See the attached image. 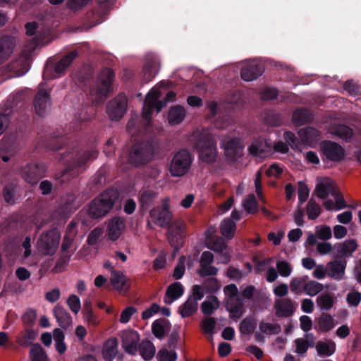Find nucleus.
I'll list each match as a JSON object with an SVG mask.
<instances>
[{
	"instance_id": "26",
	"label": "nucleus",
	"mask_w": 361,
	"mask_h": 361,
	"mask_svg": "<svg viewBox=\"0 0 361 361\" xmlns=\"http://www.w3.org/2000/svg\"><path fill=\"white\" fill-rule=\"evenodd\" d=\"M23 179L29 183L35 184L42 178V171L36 164H30L21 171Z\"/></svg>"
},
{
	"instance_id": "42",
	"label": "nucleus",
	"mask_w": 361,
	"mask_h": 361,
	"mask_svg": "<svg viewBox=\"0 0 361 361\" xmlns=\"http://www.w3.org/2000/svg\"><path fill=\"white\" fill-rule=\"evenodd\" d=\"M118 343L116 338L108 340L104 345L103 350L104 357L109 360H113L118 350Z\"/></svg>"
},
{
	"instance_id": "25",
	"label": "nucleus",
	"mask_w": 361,
	"mask_h": 361,
	"mask_svg": "<svg viewBox=\"0 0 361 361\" xmlns=\"http://www.w3.org/2000/svg\"><path fill=\"white\" fill-rule=\"evenodd\" d=\"M298 135L302 144L312 146L321 138V133L312 127H307L298 131Z\"/></svg>"
},
{
	"instance_id": "35",
	"label": "nucleus",
	"mask_w": 361,
	"mask_h": 361,
	"mask_svg": "<svg viewBox=\"0 0 361 361\" xmlns=\"http://www.w3.org/2000/svg\"><path fill=\"white\" fill-rule=\"evenodd\" d=\"M37 335V333L35 330L25 329L18 334L16 342L22 346L28 347L36 338Z\"/></svg>"
},
{
	"instance_id": "18",
	"label": "nucleus",
	"mask_w": 361,
	"mask_h": 361,
	"mask_svg": "<svg viewBox=\"0 0 361 361\" xmlns=\"http://www.w3.org/2000/svg\"><path fill=\"white\" fill-rule=\"evenodd\" d=\"M186 224L181 219L176 220L169 228V240L172 246L178 248L183 243Z\"/></svg>"
},
{
	"instance_id": "23",
	"label": "nucleus",
	"mask_w": 361,
	"mask_h": 361,
	"mask_svg": "<svg viewBox=\"0 0 361 361\" xmlns=\"http://www.w3.org/2000/svg\"><path fill=\"white\" fill-rule=\"evenodd\" d=\"M110 282L114 288L120 293H126L130 288L128 278L120 271H112Z\"/></svg>"
},
{
	"instance_id": "41",
	"label": "nucleus",
	"mask_w": 361,
	"mask_h": 361,
	"mask_svg": "<svg viewBox=\"0 0 361 361\" xmlns=\"http://www.w3.org/2000/svg\"><path fill=\"white\" fill-rule=\"evenodd\" d=\"M159 71V63L157 61L147 63L143 68V78L145 82L152 80Z\"/></svg>"
},
{
	"instance_id": "7",
	"label": "nucleus",
	"mask_w": 361,
	"mask_h": 361,
	"mask_svg": "<svg viewBox=\"0 0 361 361\" xmlns=\"http://www.w3.org/2000/svg\"><path fill=\"white\" fill-rule=\"evenodd\" d=\"M97 153L96 149H92L90 151L83 152L77 154L73 162L70 164L68 169L63 172L59 178H61V181L64 182L68 180L70 176L78 175L82 171V168L84 166L97 158Z\"/></svg>"
},
{
	"instance_id": "21",
	"label": "nucleus",
	"mask_w": 361,
	"mask_h": 361,
	"mask_svg": "<svg viewBox=\"0 0 361 361\" xmlns=\"http://www.w3.org/2000/svg\"><path fill=\"white\" fill-rule=\"evenodd\" d=\"M262 73V69L255 61H246L241 69V78L245 81L257 79Z\"/></svg>"
},
{
	"instance_id": "54",
	"label": "nucleus",
	"mask_w": 361,
	"mask_h": 361,
	"mask_svg": "<svg viewBox=\"0 0 361 361\" xmlns=\"http://www.w3.org/2000/svg\"><path fill=\"white\" fill-rule=\"evenodd\" d=\"M324 289V286L316 281H306L305 292L310 296H315Z\"/></svg>"
},
{
	"instance_id": "29",
	"label": "nucleus",
	"mask_w": 361,
	"mask_h": 361,
	"mask_svg": "<svg viewBox=\"0 0 361 361\" xmlns=\"http://www.w3.org/2000/svg\"><path fill=\"white\" fill-rule=\"evenodd\" d=\"M53 312L61 327L67 329L71 325L72 317L62 306H55Z\"/></svg>"
},
{
	"instance_id": "38",
	"label": "nucleus",
	"mask_w": 361,
	"mask_h": 361,
	"mask_svg": "<svg viewBox=\"0 0 361 361\" xmlns=\"http://www.w3.org/2000/svg\"><path fill=\"white\" fill-rule=\"evenodd\" d=\"M198 308V303L193 298H188L187 300L179 307L178 311L182 317H188L192 315Z\"/></svg>"
},
{
	"instance_id": "50",
	"label": "nucleus",
	"mask_w": 361,
	"mask_h": 361,
	"mask_svg": "<svg viewBox=\"0 0 361 361\" xmlns=\"http://www.w3.org/2000/svg\"><path fill=\"white\" fill-rule=\"evenodd\" d=\"M30 355L32 361L47 360V355L39 344H35L32 346Z\"/></svg>"
},
{
	"instance_id": "64",
	"label": "nucleus",
	"mask_w": 361,
	"mask_h": 361,
	"mask_svg": "<svg viewBox=\"0 0 361 361\" xmlns=\"http://www.w3.org/2000/svg\"><path fill=\"white\" fill-rule=\"evenodd\" d=\"M82 314L85 322L89 326H95L100 322L99 318L94 314L92 310H86V312H82Z\"/></svg>"
},
{
	"instance_id": "1",
	"label": "nucleus",
	"mask_w": 361,
	"mask_h": 361,
	"mask_svg": "<svg viewBox=\"0 0 361 361\" xmlns=\"http://www.w3.org/2000/svg\"><path fill=\"white\" fill-rule=\"evenodd\" d=\"M314 193L324 200L323 205L327 210H341L348 207L344 197L335 182L329 178H318Z\"/></svg>"
},
{
	"instance_id": "59",
	"label": "nucleus",
	"mask_w": 361,
	"mask_h": 361,
	"mask_svg": "<svg viewBox=\"0 0 361 361\" xmlns=\"http://www.w3.org/2000/svg\"><path fill=\"white\" fill-rule=\"evenodd\" d=\"M315 233L317 238L323 240H329L332 237L331 229L329 226H316Z\"/></svg>"
},
{
	"instance_id": "15",
	"label": "nucleus",
	"mask_w": 361,
	"mask_h": 361,
	"mask_svg": "<svg viewBox=\"0 0 361 361\" xmlns=\"http://www.w3.org/2000/svg\"><path fill=\"white\" fill-rule=\"evenodd\" d=\"M248 150L255 157L265 158L273 152V143L270 140L259 137L252 142Z\"/></svg>"
},
{
	"instance_id": "53",
	"label": "nucleus",
	"mask_w": 361,
	"mask_h": 361,
	"mask_svg": "<svg viewBox=\"0 0 361 361\" xmlns=\"http://www.w3.org/2000/svg\"><path fill=\"white\" fill-rule=\"evenodd\" d=\"M216 320L213 317H207L202 320L201 323L202 329L204 334L209 336L210 341L213 340V334L216 327Z\"/></svg>"
},
{
	"instance_id": "52",
	"label": "nucleus",
	"mask_w": 361,
	"mask_h": 361,
	"mask_svg": "<svg viewBox=\"0 0 361 361\" xmlns=\"http://www.w3.org/2000/svg\"><path fill=\"white\" fill-rule=\"evenodd\" d=\"M244 209L249 214H255L258 211V203L253 194H250L243 202Z\"/></svg>"
},
{
	"instance_id": "37",
	"label": "nucleus",
	"mask_w": 361,
	"mask_h": 361,
	"mask_svg": "<svg viewBox=\"0 0 361 361\" xmlns=\"http://www.w3.org/2000/svg\"><path fill=\"white\" fill-rule=\"evenodd\" d=\"M185 116V109L181 106H174L171 108L168 119L169 122L171 125L178 124L183 121Z\"/></svg>"
},
{
	"instance_id": "48",
	"label": "nucleus",
	"mask_w": 361,
	"mask_h": 361,
	"mask_svg": "<svg viewBox=\"0 0 361 361\" xmlns=\"http://www.w3.org/2000/svg\"><path fill=\"white\" fill-rule=\"evenodd\" d=\"M312 115L307 109H297L293 115V121L298 126L303 125L310 121Z\"/></svg>"
},
{
	"instance_id": "11",
	"label": "nucleus",
	"mask_w": 361,
	"mask_h": 361,
	"mask_svg": "<svg viewBox=\"0 0 361 361\" xmlns=\"http://www.w3.org/2000/svg\"><path fill=\"white\" fill-rule=\"evenodd\" d=\"M220 141L221 147L228 159L233 161L243 155L244 145L240 139L228 136L222 137Z\"/></svg>"
},
{
	"instance_id": "22",
	"label": "nucleus",
	"mask_w": 361,
	"mask_h": 361,
	"mask_svg": "<svg viewBox=\"0 0 361 361\" xmlns=\"http://www.w3.org/2000/svg\"><path fill=\"white\" fill-rule=\"evenodd\" d=\"M126 228L125 220L122 217H114L111 219L107 227V235L109 238L115 241L119 238Z\"/></svg>"
},
{
	"instance_id": "33",
	"label": "nucleus",
	"mask_w": 361,
	"mask_h": 361,
	"mask_svg": "<svg viewBox=\"0 0 361 361\" xmlns=\"http://www.w3.org/2000/svg\"><path fill=\"white\" fill-rule=\"evenodd\" d=\"M327 268L329 277L341 280L345 274V264L342 262L333 261L327 264Z\"/></svg>"
},
{
	"instance_id": "20",
	"label": "nucleus",
	"mask_w": 361,
	"mask_h": 361,
	"mask_svg": "<svg viewBox=\"0 0 361 361\" xmlns=\"http://www.w3.org/2000/svg\"><path fill=\"white\" fill-rule=\"evenodd\" d=\"M214 261V255L209 251H204L202 252L200 261L199 274L201 276H215L218 273V269L211 264Z\"/></svg>"
},
{
	"instance_id": "47",
	"label": "nucleus",
	"mask_w": 361,
	"mask_h": 361,
	"mask_svg": "<svg viewBox=\"0 0 361 361\" xmlns=\"http://www.w3.org/2000/svg\"><path fill=\"white\" fill-rule=\"evenodd\" d=\"M53 338L55 342L56 349L60 353L63 354L66 351V345L64 343L65 336L63 332L59 329H56L54 331Z\"/></svg>"
},
{
	"instance_id": "45",
	"label": "nucleus",
	"mask_w": 361,
	"mask_h": 361,
	"mask_svg": "<svg viewBox=\"0 0 361 361\" xmlns=\"http://www.w3.org/2000/svg\"><path fill=\"white\" fill-rule=\"evenodd\" d=\"M235 228V223L228 218L224 220L220 227L221 234L228 239L233 237Z\"/></svg>"
},
{
	"instance_id": "40",
	"label": "nucleus",
	"mask_w": 361,
	"mask_h": 361,
	"mask_svg": "<svg viewBox=\"0 0 361 361\" xmlns=\"http://www.w3.org/2000/svg\"><path fill=\"white\" fill-rule=\"evenodd\" d=\"M140 353L145 360H152L156 353L154 344L149 341H143L139 346Z\"/></svg>"
},
{
	"instance_id": "27",
	"label": "nucleus",
	"mask_w": 361,
	"mask_h": 361,
	"mask_svg": "<svg viewBox=\"0 0 361 361\" xmlns=\"http://www.w3.org/2000/svg\"><path fill=\"white\" fill-rule=\"evenodd\" d=\"M8 73L4 75V79L13 77H19L25 75L28 71L25 59L18 60L7 67Z\"/></svg>"
},
{
	"instance_id": "9",
	"label": "nucleus",
	"mask_w": 361,
	"mask_h": 361,
	"mask_svg": "<svg viewBox=\"0 0 361 361\" xmlns=\"http://www.w3.org/2000/svg\"><path fill=\"white\" fill-rule=\"evenodd\" d=\"M160 86H155L152 88L146 96L142 111V117L147 122L146 125L149 124L153 111L155 109L157 113H159L165 105V104L159 100V98L162 94L160 91Z\"/></svg>"
},
{
	"instance_id": "39",
	"label": "nucleus",
	"mask_w": 361,
	"mask_h": 361,
	"mask_svg": "<svg viewBox=\"0 0 361 361\" xmlns=\"http://www.w3.org/2000/svg\"><path fill=\"white\" fill-rule=\"evenodd\" d=\"M329 132L335 136L340 137L342 140H348L353 135L352 130L346 126L344 125H332Z\"/></svg>"
},
{
	"instance_id": "17",
	"label": "nucleus",
	"mask_w": 361,
	"mask_h": 361,
	"mask_svg": "<svg viewBox=\"0 0 361 361\" xmlns=\"http://www.w3.org/2000/svg\"><path fill=\"white\" fill-rule=\"evenodd\" d=\"M322 154L329 161H340L344 157V149L332 141H324L320 143Z\"/></svg>"
},
{
	"instance_id": "34",
	"label": "nucleus",
	"mask_w": 361,
	"mask_h": 361,
	"mask_svg": "<svg viewBox=\"0 0 361 361\" xmlns=\"http://www.w3.org/2000/svg\"><path fill=\"white\" fill-rule=\"evenodd\" d=\"M13 47L14 42L11 37H6L0 39V64L10 56Z\"/></svg>"
},
{
	"instance_id": "13",
	"label": "nucleus",
	"mask_w": 361,
	"mask_h": 361,
	"mask_svg": "<svg viewBox=\"0 0 361 361\" xmlns=\"http://www.w3.org/2000/svg\"><path fill=\"white\" fill-rule=\"evenodd\" d=\"M127 98L125 95H118L108 103L106 111L111 120L118 121L123 117L127 110Z\"/></svg>"
},
{
	"instance_id": "58",
	"label": "nucleus",
	"mask_w": 361,
	"mask_h": 361,
	"mask_svg": "<svg viewBox=\"0 0 361 361\" xmlns=\"http://www.w3.org/2000/svg\"><path fill=\"white\" fill-rule=\"evenodd\" d=\"M306 209L307 216L310 219H315L321 213V207L319 204L312 200L308 202Z\"/></svg>"
},
{
	"instance_id": "51",
	"label": "nucleus",
	"mask_w": 361,
	"mask_h": 361,
	"mask_svg": "<svg viewBox=\"0 0 361 361\" xmlns=\"http://www.w3.org/2000/svg\"><path fill=\"white\" fill-rule=\"evenodd\" d=\"M259 330L264 334H279L281 328V326L276 323H269L265 322H261L259 324Z\"/></svg>"
},
{
	"instance_id": "28",
	"label": "nucleus",
	"mask_w": 361,
	"mask_h": 361,
	"mask_svg": "<svg viewBox=\"0 0 361 361\" xmlns=\"http://www.w3.org/2000/svg\"><path fill=\"white\" fill-rule=\"evenodd\" d=\"M183 293L184 288L180 282H175L171 284L166 289L164 298V302L171 305L173 301L181 297Z\"/></svg>"
},
{
	"instance_id": "55",
	"label": "nucleus",
	"mask_w": 361,
	"mask_h": 361,
	"mask_svg": "<svg viewBox=\"0 0 361 361\" xmlns=\"http://www.w3.org/2000/svg\"><path fill=\"white\" fill-rule=\"evenodd\" d=\"M157 358L158 361H176L178 355L174 350L162 348L159 350Z\"/></svg>"
},
{
	"instance_id": "61",
	"label": "nucleus",
	"mask_w": 361,
	"mask_h": 361,
	"mask_svg": "<svg viewBox=\"0 0 361 361\" xmlns=\"http://www.w3.org/2000/svg\"><path fill=\"white\" fill-rule=\"evenodd\" d=\"M155 194L149 190L143 189L140 192V201L142 207H147L152 202Z\"/></svg>"
},
{
	"instance_id": "30",
	"label": "nucleus",
	"mask_w": 361,
	"mask_h": 361,
	"mask_svg": "<svg viewBox=\"0 0 361 361\" xmlns=\"http://www.w3.org/2000/svg\"><path fill=\"white\" fill-rule=\"evenodd\" d=\"M215 232V228L210 227L207 231V233H213ZM206 243L207 245V247L214 250V252H222L226 249V243L224 241V240L221 238L219 237H211L209 236L208 234H207L206 236Z\"/></svg>"
},
{
	"instance_id": "10",
	"label": "nucleus",
	"mask_w": 361,
	"mask_h": 361,
	"mask_svg": "<svg viewBox=\"0 0 361 361\" xmlns=\"http://www.w3.org/2000/svg\"><path fill=\"white\" fill-rule=\"evenodd\" d=\"M61 233L56 229L43 233L38 242L39 250L46 255H54L59 245Z\"/></svg>"
},
{
	"instance_id": "57",
	"label": "nucleus",
	"mask_w": 361,
	"mask_h": 361,
	"mask_svg": "<svg viewBox=\"0 0 361 361\" xmlns=\"http://www.w3.org/2000/svg\"><path fill=\"white\" fill-rule=\"evenodd\" d=\"M306 284V279L304 277L293 278L290 283V290L295 293L300 294L305 290Z\"/></svg>"
},
{
	"instance_id": "4",
	"label": "nucleus",
	"mask_w": 361,
	"mask_h": 361,
	"mask_svg": "<svg viewBox=\"0 0 361 361\" xmlns=\"http://www.w3.org/2000/svg\"><path fill=\"white\" fill-rule=\"evenodd\" d=\"M226 309L231 317L239 319L244 313V304L238 295V290L235 284H229L224 288Z\"/></svg>"
},
{
	"instance_id": "5",
	"label": "nucleus",
	"mask_w": 361,
	"mask_h": 361,
	"mask_svg": "<svg viewBox=\"0 0 361 361\" xmlns=\"http://www.w3.org/2000/svg\"><path fill=\"white\" fill-rule=\"evenodd\" d=\"M196 148L199 152L200 159L207 163H213L217 158V149L214 143V137L204 131L202 136L196 143Z\"/></svg>"
},
{
	"instance_id": "63",
	"label": "nucleus",
	"mask_w": 361,
	"mask_h": 361,
	"mask_svg": "<svg viewBox=\"0 0 361 361\" xmlns=\"http://www.w3.org/2000/svg\"><path fill=\"white\" fill-rule=\"evenodd\" d=\"M185 261L186 258L184 256H181L179 258L178 265L176 267L173 274V276L175 279H180L183 277L185 270Z\"/></svg>"
},
{
	"instance_id": "3",
	"label": "nucleus",
	"mask_w": 361,
	"mask_h": 361,
	"mask_svg": "<svg viewBox=\"0 0 361 361\" xmlns=\"http://www.w3.org/2000/svg\"><path fill=\"white\" fill-rule=\"evenodd\" d=\"M114 78V73L110 68H105L99 74L96 84L90 90V95L94 103L100 102L112 90Z\"/></svg>"
},
{
	"instance_id": "62",
	"label": "nucleus",
	"mask_w": 361,
	"mask_h": 361,
	"mask_svg": "<svg viewBox=\"0 0 361 361\" xmlns=\"http://www.w3.org/2000/svg\"><path fill=\"white\" fill-rule=\"evenodd\" d=\"M67 304L70 310L75 314H78L81 308L80 298L75 295H71L67 300Z\"/></svg>"
},
{
	"instance_id": "6",
	"label": "nucleus",
	"mask_w": 361,
	"mask_h": 361,
	"mask_svg": "<svg viewBox=\"0 0 361 361\" xmlns=\"http://www.w3.org/2000/svg\"><path fill=\"white\" fill-rule=\"evenodd\" d=\"M192 162L190 153L186 149L177 152L169 164V172L173 177H182L190 170Z\"/></svg>"
},
{
	"instance_id": "8",
	"label": "nucleus",
	"mask_w": 361,
	"mask_h": 361,
	"mask_svg": "<svg viewBox=\"0 0 361 361\" xmlns=\"http://www.w3.org/2000/svg\"><path fill=\"white\" fill-rule=\"evenodd\" d=\"M153 155L154 150L151 144L139 142L133 146L128 161L135 166H139L151 161Z\"/></svg>"
},
{
	"instance_id": "12",
	"label": "nucleus",
	"mask_w": 361,
	"mask_h": 361,
	"mask_svg": "<svg viewBox=\"0 0 361 361\" xmlns=\"http://www.w3.org/2000/svg\"><path fill=\"white\" fill-rule=\"evenodd\" d=\"M151 221L160 227L167 226L172 219V213L169 210L167 201L160 207H156L150 211Z\"/></svg>"
},
{
	"instance_id": "43",
	"label": "nucleus",
	"mask_w": 361,
	"mask_h": 361,
	"mask_svg": "<svg viewBox=\"0 0 361 361\" xmlns=\"http://www.w3.org/2000/svg\"><path fill=\"white\" fill-rule=\"evenodd\" d=\"M334 326L333 317L328 314H323L317 319V329L319 331L326 332L332 329Z\"/></svg>"
},
{
	"instance_id": "16",
	"label": "nucleus",
	"mask_w": 361,
	"mask_h": 361,
	"mask_svg": "<svg viewBox=\"0 0 361 361\" xmlns=\"http://www.w3.org/2000/svg\"><path fill=\"white\" fill-rule=\"evenodd\" d=\"M121 345L125 352L130 355L137 353L140 336L135 331L128 329L121 333Z\"/></svg>"
},
{
	"instance_id": "49",
	"label": "nucleus",
	"mask_w": 361,
	"mask_h": 361,
	"mask_svg": "<svg viewBox=\"0 0 361 361\" xmlns=\"http://www.w3.org/2000/svg\"><path fill=\"white\" fill-rule=\"evenodd\" d=\"M318 307L323 310H329L334 305V298L329 293H323L317 298Z\"/></svg>"
},
{
	"instance_id": "36",
	"label": "nucleus",
	"mask_w": 361,
	"mask_h": 361,
	"mask_svg": "<svg viewBox=\"0 0 361 361\" xmlns=\"http://www.w3.org/2000/svg\"><path fill=\"white\" fill-rule=\"evenodd\" d=\"M337 249L338 254L342 257H348L357 248V243L354 240H348L342 243H338L335 245Z\"/></svg>"
},
{
	"instance_id": "32",
	"label": "nucleus",
	"mask_w": 361,
	"mask_h": 361,
	"mask_svg": "<svg viewBox=\"0 0 361 361\" xmlns=\"http://www.w3.org/2000/svg\"><path fill=\"white\" fill-rule=\"evenodd\" d=\"M314 338L312 334H306L305 338H299L294 341L295 352L298 355H304L310 346L314 344Z\"/></svg>"
},
{
	"instance_id": "31",
	"label": "nucleus",
	"mask_w": 361,
	"mask_h": 361,
	"mask_svg": "<svg viewBox=\"0 0 361 361\" xmlns=\"http://www.w3.org/2000/svg\"><path fill=\"white\" fill-rule=\"evenodd\" d=\"M171 324L169 321L163 319L155 320L152 325V331L154 336L162 339L170 331Z\"/></svg>"
},
{
	"instance_id": "60",
	"label": "nucleus",
	"mask_w": 361,
	"mask_h": 361,
	"mask_svg": "<svg viewBox=\"0 0 361 361\" xmlns=\"http://www.w3.org/2000/svg\"><path fill=\"white\" fill-rule=\"evenodd\" d=\"M276 268L279 274L283 277H288L291 274L292 267L286 261L281 260L276 262Z\"/></svg>"
},
{
	"instance_id": "44",
	"label": "nucleus",
	"mask_w": 361,
	"mask_h": 361,
	"mask_svg": "<svg viewBox=\"0 0 361 361\" xmlns=\"http://www.w3.org/2000/svg\"><path fill=\"white\" fill-rule=\"evenodd\" d=\"M219 307V301L216 296H212L204 301L201 305V309L204 314L210 315Z\"/></svg>"
},
{
	"instance_id": "19",
	"label": "nucleus",
	"mask_w": 361,
	"mask_h": 361,
	"mask_svg": "<svg viewBox=\"0 0 361 361\" xmlns=\"http://www.w3.org/2000/svg\"><path fill=\"white\" fill-rule=\"evenodd\" d=\"M34 106L35 111L39 116H44L50 109L49 92L43 88L42 84L39 86L34 100Z\"/></svg>"
},
{
	"instance_id": "24",
	"label": "nucleus",
	"mask_w": 361,
	"mask_h": 361,
	"mask_svg": "<svg viewBox=\"0 0 361 361\" xmlns=\"http://www.w3.org/2000/svg\"><path fill=\"white\" fill-rule=\"evenodd\" d=\"M274 308L276 315L279 317H288L291 316L294 311V304L290 298H281L275 301Z\"/></svg>"
},
{
	"instance_id": "56",
	"label": "nucleus",
	"mask_w": 361,
	"mask_h": 361,
	"mask_svg": "<svg viewBox=\"0 0 361 361\" xmlns=\"http://www.w3.org/2000/svg\"><path fill=\"white\" fill-rule=\"evenodd\" d=\"M256 322L252 318L244 319L240 324V331L243 334L250 335L252 334L255 329Z\"/></svg>"
},
{
	"instance_id": "14",
	"label": "nucleus",
	"mask_w": 361,
	"mask_h": 361,
	"mask_svg": "<svg viewBox=\"0 0 361 361\" xmlns=\"http://www.w3.org/2000/svg\"><path fill=\"white\" fill-rule=\"evenodd\" d=\"M78 53L73 51L64 56L55 66L54 73H50L51 68L47 66L44 71V77L48 78H59L64 75L66 68L71 64L73 59L76 57Z\"/></svg>"
},
{
	"instance_id": "46",
	"label": "nucleus",
	"mask_w": 361,
	"mask_h": 361,
	"mask_svg": "<svg viewBox=\"0 0 361 361\" xmlns=\"http://www.w3.org/2000/svg\"><path fill=\"white\" fill-rule=\"evenodd\" d=\"M316 349L319 355L329 356L335 352L336 345L333 341H319Z\"/></svg>"
},
{
	"instance_id": "2",
	"label": "nucleus",
	"mask_w": 361,
	"mask_h": 361,
	"mask_svg": "<svg viewBox=\"0 0 361 361\" xmlns=\"http://www.w3.org/2000/svg\"><path fill=\"white\" fill-rule=\"evenodd\" d=\"M118 193L115 190H107L92 200L89 207V214L93 218H102L112 209Z\"/></svg>"
}]
</instances>
